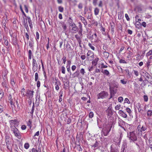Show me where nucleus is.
Wrapping results in <instances>:
<instances>
[{
	"mask_svg": "<svg viewBox=\"0 0 152 152\" xmlns=\"http://www.w3.org/2000/svg\"><path fill=\"white\" fill-rule=\"evenodd\" d=\"M127 137L130 140V142H134L137 140V138L135 132L134 131L130 132L128 133Z\"/></svg>",
	"mask_w": 152,
	"mask_h": 152,
	"instance_id": "f257e3e1",
	"label": "nucleus"
},
{
	"mask_svg": "<svg viewBox=\"0 0 152 152\" xmlns=\"http://www.w3.org/2000/svg\"><path fill=\"white\" fill-rule=\"evenodd\" d=\"M108 95V93L104 91H101L97 95V99H103L106 98Z\"/></svg>",
	"mask_w": 152,
	"mask_h": 152,
	"instance_id": "f03ea898",
	"label": "nucleus"
},
{
	"mask_svg": "<svg viewBox=\"0 0 152 152\" xmlns=\"http://www.w3.org/2000/svg\"><path fill=\"white\" fill-rule=\"evenodd\" d=\"M10 128L12 131L13 132L15 136L18 138H20V134L18 132V129L15 126H11Z\"/></svg>",
	"mask_w": 152,
	"mask_h": 152,
	"instance_id": "7ed1b4c3",
	"label": "nucleus"
},
{
	"mask_svg": "<svg viewBox=\"0 0 152 152\" xmlns=\"http://www.w3.org/2000/svg\"><path fill=\"white\" fill-rule=\"evenodd\" d=\"M111 128L107 126L102 129V134L104 136H107L111 130Z\"/></svg>",
	"mask_w": 152,
	"mask_h": 152,
	"instance_id": "20e7f679",
	"label": "nucleus"
},
{
	"mask_svg": "<svg viewBox=\"0 0 152 152\" xmlns=\"http://www.w3.org/2000/svg\"><path fill=\"white\" fill-rule=\"evenodd\" d=\"M38 64L35 59L33 58L32 60V69L34 72L37 71L38 69Z\"/></svg>",
	"mask_w": 152,
	"mask_h": 152,
	"instance_id": "39448f33",
	"label": "nucleus"
},
{
	"mask_svg": "<svg viewBox=\"0 0 152 152\" xmlns=\"http://www.w3.org/2000/svg\"><path fill=\"white\" fill-rule=\"evenodd\" d=\"M146 118L147 120H152V110H148L147 112Z\"/></svg>",
	"mask_w": 152,
	"mask_h": 152,
	"instance_id": "423d86ee",
	"label": "nucleus"
},
{
	"mask_svg": "<svg viewBox=\"0 0 152 152\" xmlns=\"http://www.w3.org/2000/svg\"><path fill=\"white\" fill-rule=\"evenodd\" d=\"M87 56L88 57V58L90 60H92L94 57V53L91 51H88Z\"/></svg>",
	"mask_w": 152,
	"mask_h": 152,
	"instance_id": "0eeeda50",
	"label": "nucleus"
},
{
	"mask_svg": "<svg viewBox=\"0 0 152 152\" xmlns=\"http://www.w3.org/2000/svg\"><path fill=\"white\" fill-rule=\"evenodd\" d=\"M34 93V91H31L29 89L27 90L26 94H27V96L29 99L32 98L33 97Z\"/></svg>",
	"mask_w": 152,
	"mask_h": 152,
	"instance_id": "6e6552de",
	"label": "nucleus"
},
{
	"mask_svg": "<svg viewBox=\"0 0 152 152\" xmlns=\"http://www.w3.org/2000/svg\"><path fill=\"white\" fill-rule=\"evenodd\" d=\"M143 75H142L143 77L145 78V80L148 82V80L149 78V76L150 75L146 71L143 72Z\"/></svg>",
	"mask_w": 152,
	"mask_h": 152,
	"instance_id": "1a4fd4ad",
	"label": "nucleus"
},
{
	"mask_svg": "<svg viewBox=\"0 0 152 152\" xmlns=\"http://www.w3.org/2000/svg\"><path fill=\"white\" fill-rule=\"evenodd\" d=\"M72 26V30L74 31V33H76L77 31L78 27L76 26V24L74 23H72L70 25Z\"/></svg>",
	"mask_w": 152,
	"mask_h": 152,
	"instance_id": "9d476101",
	"label": "nucleus"
},
{
	"mask_svg": "<svg viewBox=\"0 0 152 152\" xmlns=\"http://www.w3.org/2000/svg\"><path fill=\"white\" fill-rule=\"evenodd\" d=\"M118 124L119 126L122 128H124V129H125L124 128L123 126H124L125 125V122L124 121L121 119H120L119 120Z\"/></svg>",
	"mask_w": 152,
	"mask_h": 152,
	"instance_id": "9b49d317",
	"label": "nucleus"
},
{
	"mask_svg": "<svg viewBox=\"0 0 152 152\" xmlns=\"http://www.w3.org/2000/svg\"><path fill=\"white\" fill-rule=\"evenodd\" d=\"M10 138L8 136H6L5 137V141L6 142L7 147L8 148L9 146V145L10 143Z\"/></svg>",
	"mask_w": 152,
	"mask_h": 152,
	"instance_id": "f8f14e48",
	"label": "nucleus"
},
{
	"mask_svg": "<svg viewBox=\"0 0 152 152\" xmlns=\"http://www.w3.org/2000/svg\"><path fill=\"white\" fill-rule=\"evenodd\" d=\"M141 125H139L138 126V129L139 130H141V131H144L147 129L146 125L142 126L141 127Z\"/></svg>",
	"mask_w": 152,
	"mask_h": 152,
	"instance_id": "ddd939ff",
	"label": "nucleus"
},
{
	"mask_svg": "<svg viewBox=\"0 0 152 152\" xmlns=\"http://www.w3.org/2000/svg\"><path fill=\"white\" fill-rule=\"evenodd\" d=\"M116 92L114 91H113V89L111 88H110V97L109 99H110L112 98L114 95L115 94Z\"/></svg>",
	"mask_w": 152,
	"mask_h": 152,
	"instance_id": "4468645a",
	"label": "nucleus"
},
{
	"mask_svg": "<svg viewBox=\"0 0 152 152\" xmlns=\"http://www.w3.org/2000/svg\"><path fill=\"white\" fill-rule=\"evenodd\" d=\"M9 122L11 126H14V125L17 124L18 123V121L16 119L10 120Z\"/></svg>",
	"mask_w": 152,
	"mask_h": 152,
	"instance_id": "2eb2a0df",
	"label": "nucleus"
},
{
	"mask_svg": "<svg viewBox=\"0 0 152 152\" xmlns=\"http://www.w3.org/2000/svg\"><path fill=\"white\" fill-rule=\"evenodd\" d=\"M118 113L121 115L124 118H126L127 117L126 114L124 113L122 110H120L118 112Z\"/></svg>",
	"mask_w": 152,
	"mask_h": 152,
	"instance_id": "dca6fc26",
	"label": "nucleus"
},
{
	"mask_svg": "<svg viewBox=\"0 0 152 152\" xmlns=\"http://www.w3.org/2000/svg\"><path fill=\"white\" fill-rule=\"evenodd\" d=\"M32 152H41V147L39 146L38 148L37 149L34 148H33L32 149Z\"/></svg>",
	"mask_w": 152,
	"mask_h": 152,
	"instance_id": "f3484780",
	"label": "nucleus"
},
{
	"mask_svg": "<svg viewBox=\"0 0 152 152\" xmlns=\"http://www.w3.org/2000/svg\"><path fill=\"white\" fill-rule=\"evenodd\" d=\"M99 60V58H95L93 61L92 62V65H94V66H96L97 64V62Z\"/></svg>",
	"mask_w": 152,
	"mask_h": 152,
	"instance_id": "a211bd4d",
	"label": "nucleus"
},
{
	"mask_svg": "<svg viewBox=\"0 0 152 152\" xmlns=\"http://www.w3.org/2000/svg\"><path fill=\"white\" fill-rule=\"evenodd\" d=\"M10 83L13 87H15L16 86L15 80L13 78L11 79Z\"/></svg>",
	"mask_w": 152,
	"mask_h": 152,
	"instance_id": "6ab92c4d",
	"label": "nucleus"
},
{
	"mask_svg": "<svg viewBox=\"0 0 152 152\" xmlns=\"http://www.w3.org/2000/svg\"><path fill=\"white\" fill-rule=\"evenodd\" d=\"M75 37L77 41L78 42L79 44H80L81 42V38L77 34H76L75 35Z\"/></svg>",
	"mask_w": 152,
	"mask_h": 152,
	"instance_id": "aec40b11",
	"label": "nucleus"
},
{
	"mask_svg": "<svg viewBox=\"0 0 152 152\" xmlns=\"http://www.w3.org/2000/svg\"><path fill=\"white\" fill-rule=\"evenodd\" d=\"M103 56L105 58H107L109 56V53L108 52L104 51L103 52Z\"/></svg>",
	"mask_w": 152,
	"mask_h": 152,
	"instance_id": "412c9836",
	"label": "nucleus"
},
{
	"mask_svg": "<svg viewBox=\"0 0 152 152\" xmlns=\"http://www.w3.org/2000/svg\"><path fill=\"white\" fill-rule=\"evenodd\" d=\"M80 20L81 21L84 23L85 26H86L87 25V22L84 17H81Z\"/></svg>",
	"mask_w": 152,
	"mask_h": 152,
	"instance_id": "4be33fe9",
	"label": "nucleus"
},
{
	"mask_svg": "<svg viewBox=\"0 0 152 152\" xmlns=\"http://www.w3.org/2000/svg\"><path fill=\"white\" fill-rule=\"evenodd\" d=\"M102 72L107 76L109 75L110 74L109 72L107 70H104V71H103V70H102Z\"/></svg>",
	"mask_w": 152,
	"mask_h": 152,
	"instance_id": "5701e85b",
	"label": "nucleus"
},
{
	"mask_svg": "<svg viewBox=\"0 0 152 152\" xmlns=\"http://www.w3.org/2000/svg\"><path fill=\"white\" fill-rule=\"evenodd\" d=\"M110 87V88H112V89H113V91H115V88H117V86L116 84H114L113 85H111L109 86Z\"/></svg>",
	"mask_w": 152,
	"mask_h": 152,
	"instance_id": "b1692460",
	"label": "nucleus"
},
{
	"mask_svg": "<svg viewBox=\"0 0 152 152\" xmlns=\"http://www.w3.org/2000/svg\"><path fill=\"white\" fill-rule=\"evenodd\" d=\"M4 92L2 89H0V100L4 97Z\"/></svg>",
	"mask_w": 152,
	"mask_h": 152,
	"instance_id": "393cba45",
	"label": "nucleus"
},
{
	"mask_svg": "<svg viewBox=\"0 0 152 152\" xmlns=\"http://www.w3.org/2000/svg\"><path fill=\"white\" fill-rule=\"evenodd\" d=\"M79 75V72L78 71H76L74 73L72 74L73 77H78Z\"/></svg>",
	"mask_w": 152,
	"mask_h": 152,
	"instance_id": "a878e982",
	"label": "nucleus"
},
{
	"mask_svg": "<svg viewBox=\"0 0 152 152\" xmlns=\"http://www.w3.org/2000/svg\"><path fill=\"white\" fill-rule=\"evenodd\" d=\"M99 12V9L97 7L95 8L94 10V14L96 15H98Z\"/></svg>",
	"mask_w": 152,
	"mask_h": 152,
	"instance_id": "bb28decb",
	"label": "nucleus"
},
{
	"mask_svg": "<svg viewBox=\"0 0 152 152\" xmlns=\"http://www.w3.org/2000/svg\"><path fill=\"white\" fill-rule=\"evenodd\" d=\"M32 121L31 120H29L28 122L27 123V126H29L30 129L32 127Z\"/></svg>",
	"mask_w": 152,
	"mask_h": 152,
	"instance_id": "cd10ccee",
	"label": "nucleus"
},
{
	"mask_svg": "<svg viewBox=\"0 0 152 152\" xmlns=\"http://www.w3.org/2000/svg\"><path fill=\"white\" fill-rule=\"evenodd\" d=\"M60 93L61 94V95L59 96V102H61L62 101V94H63V91H60Z\"/></svg>",
	"mask_w": 152,
	"mask_h": 152,
	"instance_id": "c85d7f7f",
	"label": "nucleus"
},
{
	"mask_svg": "<svg viewBox=\"0 0 152 152\" xmlns=\"http://www.w3.org/2000/svg\"><path fill=\"white\" fill-rule=\"evenodd\" d=\"M68 22L69 23L70 25L71 24H72V23H74L73 22V21L72 19V18L71 17H69V19L68 20Z\"/></svg>",
	"mask_w": 152,
	"mask_h": 152,
	"instance_id": "c756f323",
	"label": "nucleus"
},
{
	"mask_svg": "<svg viewBox=\"0 0 152 152\" xmlns=\"http://www.w3.org/2000/svg\"><path fill=\"white\" fill-rule=\"evenodd\" d=\"M94 42H96L97 41V34L96 33H94Z\"/></svg>",
	"mask_w": 152,
	"mask_h": 152,
	"instance_id": "7c9ffc66",
	"label": "nucleus"
},
{
	"mask_svg": "<svg viewBox=\"0 0 152 152\" xmlns=\"http://www.w3.org/2000/svg\"><path fill=\"white\" fill-rule=\"evenodd\" d=\"M58 9L60 12H63L64 9V8L61 6H60L58 7Z\"/></svg>",
	"mask_w": 152,
	"mask_h": 152,
	"instance_id": "2f4dec72",
	"label": "nucleus"
},
{
	"mask_svg": "<svg viewBox=\"0 0 152 152\" xmlns=\"http://www.w3.org/2000/svg\"><path fill=\"white\" fill-rule=\"evenodd\" d=\"M66 67L67 68V71L70 73V74H71V72L70 70V66H68V65H67L66 66Z\"/></svg>",
	"mask_w": 152,
	"mask_h": 152,
	"instance_id": "473e14b6",
	"label": "nucleus"
},
{
	"mask_svg": "<svg viewBox=\"0 0 152 152\" xmlns=\"http://www.w3.org/2000/svg\"><path fill=\"white\" fill-rule=\"evenodd\" d=\"M99 145V143L97 141H96L95 143L94 144L91 146L92 147H94V148H96L98 147Z\"/></svg>",
	"mask_w": 152,
	"mask_h": 152,
	"instance_id": "72a5a7b5",
	"label": "nucleus"
},
{
	"mask_svg": "<svg viewBox=\"0 0 152 152\" xmlns=\"http://www.w3.org/2000/svg\"><path fill=\"white\" fill-rule=\"evenodd\" d=\"M4 44L6 46V48H8L9 47V46L8 45V42L7 40H5L4 42Z\"/></svg>",
	"mask_w": 152,
	"mask_h": 152,
	"instance_id": "f704fd0d",
	"label": "nucleus"
},
{
	"mask_svg": "<svg viewBox=\"0 0 152 152\" xmlns=\"http://www.w3.org/2000/svg\"><path fill=\"white\" fill-rule=\"evenodd\" d=\"M151 55H152V50H150L146 54V56H148Z\"/></svg>",
	"mask_w": 152,
	"mask_h": 152,
	"instance_id": "c9c22d12",
	"label": "nucleus"
},
{
	"mask_svg": "<svg viewBox=\"0 0 152 152\" xmlns=\"http://www.w3.org/2000/svg\"><path fill=\"white\" fill-rule=\"evenodd\" d=\"M80 73L82 75H84L85 73H86L84 69L83 68L81 69L80 70Z\"/></svg>",
	"mask_w": 152,
	"mask_h": 152,
	"instance_id": "e433bc0d",
	"label": "nucleus"
},
{
	"mask_svg": "<svg viewBox=\"0 0 152 152\" xmlns=\"http://www.w3.org/2000/svg\"><path fill=\"white\" fill-rule=\"evenodd\" d=\"M88 116L90 118H92L94 116V113L92 112H90Z\"/></svg>",
	"mask_w": 152,
	"mask_h": 152,
	"instance_id": "4c0bfd02",
	"label": "nucleus"
},
{
	"mask_svg": "<svg viewBox=\"0 0 152 152\" xmlns=\"http://www.w3.org/2000/svg\"><path fill=\"white\" fill-rule=\"evenodd\" d=\"M107 113H108L107 115H108L110 116L111 115V113H112V111L111 110L108 108L107 110Z\"/></svg>",
	"mask_w": 152,
	"mask_h": 152,
	"instance_id": "58836bf2",
	"label": "nucleus"
},
{
	"mask_svg": "<svg viewBox=\"0 0 152 152\" xmlns=\"http://www.w3.org/2000/svg\"><path fill=\"white\" fill-rule=\"evenodd\" d=\"M38 75L37 73L36 72L35 73V80L36 81H37L38 79Z\"/></svg>",
	"mask_w": 152,
	"mask_h": 152,
	"instance_id": "ea45409f",
	"label": "nucleus"
},
{
	"mask_svg": "<svg viewBox=\"0 0 152 152\" xmlns=\"http://www.w3.org/2000/svg\"><path fill=\"white\" fill-rule=\"evenodd\" d=\"M62 27L64 29V31L66 30V26L65 24L64 23H62Z\"/></svg>",
	"mask_w": 152,
	"mask_h": 152,
	"instance_id": "a19ab883",
	"label": "nucleus"
},
{
	"mask_svg": "<svg viewBox=\"0 0 152 152\" xmlns=\"http://www.w3.org/2000/svg\"><path fill=\"white\" fill-rule=\"evenodd\" d=\"M83 7V4L81 3H79L78 5V8L80 9H82Z\"/></svg>",
	"mask_w": 152,
	"mask_h": 152,
	"instance_id": "79ce46f5",
	"label": "nucleus"
},
{
	"mask_svg": "<svg viewBox=\"0 0 152 152\" xmlns=\"http://www.w3.org/2000/svg\"><path fill=\"white\" fill-rule=\"evenodd\" d=\"M121 83L123 84H125L126 83L127 81L124 79H122L120 80Z\"/></svg>",
	"mask_w": 152,
	"mask_h": 152,
	"instance_id": "37998d69",
	"label": "nucleus"
},
{
	"mask_svg": "<svg viewBox=\"0 0 152 152\" xmlns=\"http://www.w3.org/2000/svg\"><path fill=\"white\" fill-rule=\"evenodd\" d=\"M88 45L89 47L91 48V49L93 50H95V48L94 46L92 45V44L90 43H89L88 44Z\"/></svg>",
	"mask_w": 152,
	"mask_h": 152,
	"instance_id": "c03bdc74",
	"label": "nucleus"
},
{
	"mask_svg": "<svg viewBox=\"0 0 152 152\" xmlns=\"http://www.w3.org/2000/svg\"><path fill=\"white\" fill-rule=\"evenodd\" d=\"M118 101L119 102H121L123 100V98L122 97L120 96L118 97Z\"/></svg>",
	"mask_w": 152,
	"mask_h": 152,
	"instance_id": "a18cd8bd",
	"label": "nucleus"
},
{
	"mask_svg": "<svg viewBox=\"0 0 152 152\" xmlns=\"http://www.w3.org/2000/svg\"><path fill=\"white\" fill-rule=\"evenodd\" d=\"M65 68L64 66H62L61 67V72L62 73L64 74H65Z\"/></svg>",
	"mask_w": 152,
	"mask_h": 152,
	"instance_id": "49530a36",
	"label": "nucleus"
},
{
	"mask_svg": "<svg viewBox=\"0 0 152 152\" xmlns=\"http://www.w3.org/2000/svg\"><path fill=\"white\" fill-rule=\"evenodd\" d=\"M144 101L145 102H147L148 100V98L147 95H144L143 96Z\"/></svg>",
	"mask_w": 152,
	"mask_h": 152,
	"instance_id": "de8ad7c7",
	"label": "nucleus"
},
{
	"mask_svg": "<svg viewBox=\"0 0 152 152\" xmlns=\"http://www.w3.org/2000/svg\"><path fill=\"white\" fill-rule=\"evenodd\" d=\"M119 62L120 63L126 64L127 62L124 60L120 59L119 60Z\"/></svg>",
	"mask_w": 152,
	"mask_h": 152,
	"instance_id": "09e8293b",
	"label": "nucleus"
},
{
	"mask_svg": "<svg viewBox=\"0 0 152 152\" xmlns=\"http://www.w3.org/2000/svg\"><path fill=\"white\" fill-rule=\"evenodd\" d=\"M124 103H126L128 104H130V101L127 98H126L124 100Z\"/></svg>",
	"mask_w": 152,
	"mask_h": 152,
	"instance_id": "8fccbe9b",
	"label": "nucleus"
},
{
	"mask_svg": "<svg viewBox=\"0 0 152 152\" xmlns=\"http://www.w3.org/2000/svg\"><path fill=\"white\" fill-rule=\"evenodd\" d=\"M121 107V105L120 104H118L115 107V109L116 110H119Z\"/></svg>",
	"mask_w": 152,
	"mask_h": 152,
	"instance_id": "3c124183",
	"label": "nucleus"
},
{
	"mask_svg": "<svg viewBox=\"0 0 152 152\" xmlns=\"http://www.w3.org/2000/svg\"><path fill=\"white\" fill-rule=\"evenodd\" d=\"M137 107L138 108L139 112H140L141 110V108H140V104L139 103L138 104H137Z\"/></svg>",
	"mask_w": 152,
	"mask_h": 152,
	"instance_id": "603ef678",
	"label": "nucleus"
},
{
	"mask_svg": "<svg viewBox=\"0 0 152 152\" xmlns=\"http://www.w3.org/2000/svg\"><path fill=\"white\" fill-rule=\"evenodd\" d=\"M24 146L25 148L27 149L29 147V145L28 143H26L24 145Z\"/></svg>",
	"mask_w": 152,
	"mask_h": 152,
	"instance_id": "864d4df0",
	"label": "nucleus"
},
{
	"mask_svg": "<svg viewBox=\"0 0 152 152\" xmlns=\"http://www.w3.org/2000/svg\"><path fill=\"white\" fill-rule=\"evenodd\" d=\"M27 18L28 20V22L29 24H32L31 20L30 18L29 17H27Z\"/></svg>",
	"mask_w": 152,
	"mask_h": 152,
	"instance_id": "5fc2aeb1",
	"label": "nucleus"
},
{
	"mask_svg": "<svg viewBox=\"0 0 152 152\" xmlns=\"http://www.w3.org/2000/svg\"><path fill=\"white\" fill-rule=\"evenodd\" d=\"M24 24L25 27L27 29V28L28 27L27 20L26 21V22H25V21L24 20Z\"/></svg>",
	"mask_w": 152,
	"mask_h": 152,
	"instance_id": "6e6d98bb",
	"label": "nucleus"
},
{
	"mask_svg": "<svg viewBox=\"0 0 152 152\" xmlns=\"http://www.w3.org/2000/svg\"><path fill=\"white\" fill-rule=\"evenodd\" d=\"M111 152H118V151L116 148H112L111 150Z\"/></svg>",
	"mask_w": 152,
	"mask_h": 152,
	"instance_id": "4d7b16f0",
	"label": "nucleus"
},
{
	"mask_svg": "<svg viewBox=\"0 0 152 152\" xmlns=\"http://www.w3.org/2000/svg\"><path fill=\"white\" fill-rule=\"evenodd\" d=\"M20 10L22 12V13H23V15L25 16L26 17V14L25 13L24 11H23V9L22 7V6L21 5H20Z\"/></svg>",
	"mask_w": 152,
	"mask_h": 152,
	"instance_id": "13d9d810",
	"label": "nucleus"
},
{
	"mask_svg": "<svg viewBox=\"0 0 152 152\" xmlns=\"http://www.w3.org/2000/svg\"><path fill=\"white\" fill-rule=\"evenodd\" d=\"M149 143L150 145H151V144L152 145V137H150L149 138Z\"/></svg>",
	"mask_w": 152,
	"mask_h": 152,
	"instance_id": "bf43d9fd",
	"label": "nucleus"
},
{
	"mask_svg": "<svg viewBox=\"0 0 152 152\" xmlns=\"http://www.w3.org/2000/svg\"><path fill=\"white\" fill-rule=\"evenodd\" d=\"M133 71L134 72V75L136 76H137L139 75V72L138 71H136L135 70H133Z\"/></svg>",
	"mask_w": 152,
	"mask_h": 152,
	"instance_id": "052dcab7",
	"label": "nucleus"
},
{
	"mask_svg": "<svg viewBox=\"0 0 152 152\" xmlns=\"http://www.w3.org/2000/svg\"><path fill=\"white\" fill-rule=\"evenodd\" d=\"M98 0H93V3L94 6H96Z\"/></svg>",
	"mask_w": 152,
	"mask_h": 152,
	"instance_id": "680f3d73",
	"label": "nucleus"
},
{
	"mask_svg": "<svg viewBox=\"0 0 152 152\" xmlns=\"http://www.w3.org/2000/svg\"><path fill=\"white\" fill-rule=\"evenodd\" d=\"M36 39L37 40V39H38L39 38V34L38 32H36Z\"/></svg>",
	"mask_w": 152,
	"mask_h": 152,
	"instance_id": "e2e57ef3",
	"label": "nucleus"
},
{
	"mask_svg": "<svg viewBox=\"0 0 152 152\" xmlns=\"http://www.w3.org/2000/svg\"><path fill=\"white\" fill-rule=\"evenodd\" d=\"M125 17L127 20L129 21L130 20V18L129 17L128 15L127 14H125Z\"/></svg>",
	"mask_w": 152,
	"mask_h": 152,
	"instance_id": "0e129e2a",
	"label": "nucleus"
},
{
	"mask_svg": "<svg viewBox=\"0 0 152 152\" xmlns=\"http://www.w3.org/2000/svg\"><path fill=\"white\" fill-rule=\"evenodd\" d=\"M125 150V147L124 146H122V148L121 149V152H125L126 150Z\"/></svg>",
	"mask_w": 152,
	"mask_h": 152,
	"instance_id": "69168bd1",
	"label": "nucleus"
},
{
	"mask_svg": "<svg viewBox=\"0 0 152 152\" xmlns=\"http://www.w3.org/2000/svg\"><path fill=\"white\" fill-rule=\"evenodd\" d=\"M62 59L63 60L64 64H65L66 61V57L65 56H64L62 58Z\"/></svg>",
	"mask_w": 152,
	"mask_h": 152,
	"instance_id": "338daca9",
	"label": "nucleus"
},
{
	"mask_svg": "<svg viewBox=\"0 0 152 152\" xmlns=\"http://www.w3.org/2000/svg\"><path fill=\"white\" fill-rule=\"evenodd\" d=\"M71 69H72V70L73 71H74V70H75V69H76V66L75 65H73L72 66Z\"/></svg>",
	"mask_w": 152,
	"mask_h": 152,
	"instance_id": "774afa93",
	"label": "nucleus"
}]
</instances>
